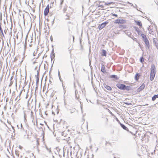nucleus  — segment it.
Here are the masks:
<instances>
[{
    "mask_svg": "<svg viewBox=\"0 0 158 158\" xmlns=\"http://www.w3.org/2000/svg\"><path fill=\"white\" fill-rule=\"evenodd\" d=\"M22 90H21L19 94V95L17 97V98H15V101H16L17 100H18V97L19 96V97H20V95H21V94L22 93Z\"/></svg>",
    "mask_w": 158,
    "mask_h": 158,
    "instance_id": "obj_29",
    "label": "nucleus"
},
{
    "mask_svg": "<svg viewBox=\"0 0 158 158\" xmlns=\"http://www.w3.org/2000/svg\"><path fill=\"white\" fill-rule=\"evenodd\" d=\"M33 113L32 111H31V116H33Z\"/></svg>",
    "mask_w": 158,
    "mask_h": 158,
    "instance_id": "obj_58",
    "label": "nucleus"
},
{
    "mask_svg": "<svg viewBox=\"0 0 158 158\" xmlns=\"http://www.w3.org/2000/svg\"><path fill=\"white\" fill-rule=\"evenodd\" d=\"M1 25V24L0 25V31L1 33H2L3 30L2 29Z\"/></svg>",
    "mask_w": 158,
    "mask_h": 158,
    "instance_id": "obj_39",
    "label": "nucleus"
},
{
    "mask_svg": "<svg viewBox=\"0 0 158 158\" xmlns=\"http://www.w3.org/2000/svg\"><path fill=\"white\" fill-rule=\"evenodd\" d=\"M50 39H51V41H52V40H53V39H52V36H51V38H50Z\"/></svg>",
    "mask_w": 158,
    "mask_h": 158,
    "instance_id": "obj_60",
    "label": "nucleus"
},
{
    "mask_svg": "<svg viewBox=\"0 0 158 158\" xmlns=\"http://www.w3.org/2000/svg\"><path fill=\"white\" fill-rule=\"evenodd\" d=\"M23 113H24V121H26L27 120V119L26 118L27 116H26V114L25 113V111H24Z\"/></svg>",
    "mask_w": 158,
    "mask_h": 158,
    "instance_id": "obj_28",
    "label": "nucleus"
},
{
    "mask_svg": "<svg viewBox=\"0 0 158 158\" xmlns=\"http://www.w3.org/2000/svg\"><path fill=\"white\" fill-rule=\"evenodd\" d=\"M143 41L145 42V44L146 46L148 48H149L150 47L149 45V41L148 39V38H147L143 40Z\"/></svg>",
    "mask_w": 158,
    "mask_h": 158,
    "instance_id": "obj_7",
    "label": "nucleus"
},
{
    "mask_svg": "<svg viewBox=\"0 0 158 158\" xmlns=\"http://www.w3.org/2000/svg\"><path fill=\"white\" fill-rule=\"evenodd\" d=\"M135 22L140 27H142V24L141 22L138 20H135Z\"/></svg>",
    "mask_w": 158,
    "mask_h": 158,
    "instance_id": "obj_14",
    "label": "nucleus"
},
{
    "mask_svg": "<svg viewBox=\"0 0 158 158\" xmlns=\"http://www.w3.org/2000/svg\"><path fill=\"white\" fill-rule=\"evenodd\" d=\"M149 27H150L149 26V27H148V30H149V31H151V32H149V33L150 34H153V31H152V30H151V29H150L149 28Z\"/></svg>",
    "mask_w": 158,
    "mask_h": 158,
    "instance_id": "obj_30",
    "label": "nucleus"
},
{
    "mask_svg": "<svg viewBox=\"0 0 158 158\" xmlns=\"http://www.w3.org/2000/svg\"><path fill=\"white\" fill-rule=\"evenodd\" d=\"M144 61V59L143 57H141L140 58V61L141 63H143Z\"/></svg>",
    "mask_w": 158,
    "mask_h": 158,
    "instance_id": "obj_27",
    "label": "nucleus"
},
{
    "mask_svg": "<svg viewBox=\"0 0 158 158\" xmlns=\"http://www.w3.org/2000/svg\"><path fill=\"white\" fill-rule=\"evenodd\" d=\"M119 123L120 124V125L121 126V127L124 130L128 131L130 132V133H131V134H133L132 133V132L131 131H129L128 130V129L123 124L121 123L120 122H119Z\"/></svg>",
    "mask_w": 158,
    "mask_h": 158,
    "instance_id": "obj_5",
    "label": "nucleus"
},
{
    "mask_svg": "<svg viewBox=\"0 0 158 158\" xmlns=\"http://www.w3.org/2000/svg\"><path fill=\"white\" fill-rule=\"evenodd\" d=\"M110 78H114L115 80H117L119 78V77H118L117 76L115 75H111Z\"/></svg>",
    "mask_w": 158,
    "mask_h": 158,
    "instance_id": "obj_16",
    "label": "nucleus"
},
{
    "mask_svg": "<svg viewBox=\"0 0 158 158\" xmlns=\"http://www.w3.org/2000/svg\"><path fill=\"white\" fill-rule=\"evenodd\" d=\"M39 76H40V73H37V75H35V77H39Z\"/></svg>",
    "mask_w": 158,
    "mask_h": 158,
    "instance_id": "obj_44",
    "label": "nucleus"
},
{
    "mask_svg": "<svg viewBox=\"0 0 158 158\" xmlns=\"http://www.w3.org/2000/svg\"><path fill=\"white\" fill-rule=\"evenodd\" d=\"M114 23H118V24H120V19H117L114 22Z\"/></svg>",
    "mask_w": 158,
    "mask_h": 158,
    "instance_id": "obj_23",
    "label": "nucleus"
},
{
    "mask_svg": "<svg viewBox=\"0 0 158 158\" xmlns=\"http://www.w3.org/2000/svg\"><path fill=\"white\" fill-rule=\"evenodd\" d=\"M13 83V81H12V80L10 81V83L9 85V86L10 87V86H11L12 85Z\"/></svg>",
    "mask_w": 158,
    "mask_h": 158,
    "instance_id": "obj_40",
    "label": "nucleus"
},
{
    "mask_svg": "<svg viewBox=\"0 0 158 158\" xmlns=\"http://www.w3.org/2000/svg\"><path fill=\"white\" fill-rule=\"evenodd\" d=\"M46 8H47V9H49V6L48 4V5L47 6H46Z\"/></svg>",
    "mask_w": 158,
    "mask_h": 158,
    "instance_id": "obj_56",
    "label": "nucleus"
},
{
    "mask_svg": "<svg viewBox=\"0 0 158 158\" xmlns=\"http://www.w3.org/2000/svg\"><path fill=\"white\" fill-rule=\"evenodd\" d=\"M15 153L16 155L18 156H19V152L18 151H15Z\"/></svg>",
    "mask_w": 158,
    "mask_h": 158,
    "instance_id": "obj_33",
    "label": "nucleus"
},
{
    "mask_svg": "<svg viewBox=\"0 0 158 158\" xmlns=\"http://www.w3.org/2000/svg\"><path fill=\"white\" fill-rule=\"evenodd\" d=\"M55 57V53H54V49H53L51 53L50 57L51 59V61H52V60L53 58H54Z\"/></svg>",
    "mask_w": 158,
    "mask_h": 158,
    "instance_id": "obj_9",
    "label": "nucleus"
},
{
    "mask_svg": "<svg viewBox=\"0 0 158 158\" xmlns=\"http://www.w3.org/2000/svg\"><path fill=\"white\" fill-rule=\"evenodd\" d=\"M13 78H14V76H12L10 78V81L12 80L13 79Z\"/></svg>",
    "mask_w": 158,
    "mask_h": 158,
    "instance_id": "obj_55",
    "label": "nucleus"
},
{
    "mask_svg": "<svg viewBox=\"0 0 158 158\" xmlns=\"http://www.w3.org/2000/svg\"><path fill=\"white\" fill-rule=\"evenodd\" d=\"M66 18H65V19H69V16L68 15H66Z\"/></svg>",
    "mask_w": 158,
    "mask_h": 158,
    "instance_id": "obj_49",
    "label": "nucleus"
},
{
    "mask_svg": "<svg viewBox=\"0 0 158 158\" xmlns=\"http://www.w3.org/2000/svg\"><path fill=\"white\" fill-rule=\"evenodd\" d=\"M54 20H55V18H54L53 21L52 22V25H53V24H54Z\"/></svg>",
    "mask_w": 158,
    "mask_h": 158,
    "instance_id": "obj_48",
    "label": "nucleus"
},
{
    "mask_svg": "<svg viewBox=\"0 0 158 158\" xmlns=\"http://www.w3.org/2000/svg\"><path fill=\"white\" fill-rule=\"evenodd\" d=\"M134 88L131 86H126L125 89V90H126L127 91L133 90Z\"/></svg>",
    "mask_w": 158,
    "mask_h": 158,
    "instance_id": "obj_8",
    "label": "nucleus"
},
{
    "mask_svg": "<svg viewBox=\"0 0 158 158\" xmlns=\"http://www.w3.org/2000/svg\"><path fill=\"white\" fill-rule=\"evenodd\" d=\"M69 110L70 113L72 114L75 111V109H70Z\"/></svg>",
    "mask_w": 158,
    "mask_h": 158,
    "instance_id": "obj_31",
    "label": "nucleus"
},
{
    "mask_svg": "<svg viewBox=\"0 0 158 158\" xmlns=\"http://www.w3.org/2000/svg\"><path fill=\"white\" fill-rule=\"evenodd\" d=\"M131 35V34L130 33H127V35L129 37H130Z\"/></svg>",
    "mask_w": 158,
    "mask_h": 158,
    "instance_id": "obj_45",
    "label": "nucleus"
},
{
    "mask_svg": "<svg viewBox=\"0 0 158 158\" xmlns=\"http://www.w3.org/2000/svg\"><path fill=\"white\" fill-rule=\"evenodd\" d=\"M116 86L121 90H125L126 85L123 84L121 83H117L116 85Z\"/></svg>",
    "mask_w": 158,
    "mask_h": 158,
    "instance_id": "obj_2",
    "label": "nucleus"
},
{
    "mask_svg": "<svg viewBox=\"0 0 158 158\" xmlns=\"http://www.w3.org/2000/svg\"><path fill=\"white\" fill-rule=\"evenodd\" d=\"M58 76L59 77V78L60 80V73L59 70V71H58Z\"/></svg>",
    "mask_w": 158,
    "mask_h": 158,
    "instance_id": "obj_47",
    "label": "nucleus"
},
{
    "mask_svg": "<svg viewBox=\"0 0 158 158\" xmlns=\"http://www.w3.org/2000/svg\"><path fill=\"white\" fill-rule=\"evenodd\" d=\"M133 27L135 30L137 31L138 35H139L141 34V31L139 30V29L137 27Z\"/></svg>",
    "mask_w": 158,
    "mask_h": 158,
    "instance_id": "obj_10",
    "label": "nucleus"
},
{
    "mask_svg": "<svg viewBox=\"0 0 158 158\" xmlns=\"http://www.w3.org/2000/svg\"><path fill=\"white\" fill-rule=\"evenodd\" d=\"M13 83V81H12V80L10 81V83L9 85V86L10 87V86H11L12 85Z\"/></svg>",
    "mask_w": 158,
    "mask_h": 158,
    "instance_id": "obj_43",
    "label": "nucleus"
},
{
    "mask_svg": "<svg viewBox=\"0 0 158 158\" xmlns=\"http://www.w3.org/2000/svg\"><path fill=\"white\" fill-rule=\"evenodd\" d=\"M63 0H62L61 2H60V4L61 5L63 3Z\"/></svg>",
    "mask_w": 158,
    "mask_h": 158,
    "instance_id": "obj_61",
    "label": "nucleus"
},
{
    "mask_svg": "<svg viewBox=\"0 0 158 158\" xmlns=\"http://www.w3.org/2000/svg\"><path fill=\"white\" fill-rule=\"evenodd\" d=\"M78 93V92L77 90L75 91V97L76 98L77 100H78L79 98V95L77 94V93Z\"/></svg>",
    "mask_w": 158,
    "mask_h": 158,
    "instance_id": "obj_22",
    "label": "nucleus"
},
{
    "mask_svg": "<svg viewBox=\"0 0 158 158\" xmlns=\"http://www.w3.org/2000/svg\"><path fill=\"white\" fill-rule=\"evenodd\" d=\"M67 6H65L64 7L63 9V11L64 12H65L66 11V10H67Z\"/></svg>",
    "mask_w": 158,
    "mask_h": 158,
    "instance_id": "obj_35",
    "label": "nucleus"
},
{
    "mask_svg": "<svg viewBox=\"0 0 158 158\" xmlns=\"http://www.w3.org/2000/svg\"><path fill=\"white\" fill-rule=\"evenodd\" d=\"M153 44L158 50V40L157 38H153Z\"/></svg>",
    "mask_w": 158,
    "mask_h": 158,
    "instance_id": "obj_4",
    "label": "nucleus"
},
{
    "mask_svg": "<svg viewBox=\"0 0 158 158\" xmlns=\"http://www.w3.org/2000/svg\"><path fill=\"white\" fill-rule=\"evenodd\" d=\"M111 14L112 15V16H115L116 17H117L118 16L117 15L114 14V13H111Z\"/></svg>",
    "mask_w": 158,
    "mask_h": 158,
    "instance_id": "obj_36",
    "label": "nucleus"
},
{
    "mask_svg": "<svg viewBox=\"0 0 158 158\" xmlns=\"http://www.w3.org/2000/svg\"><path fill=\"white\" fill-rule=\"evenodd\" d=\"M141 34L143 40L147 38L146 35H145L142 33Z\"/></svg>",
    "mask_w": 158,
    "mask_h": 158,
    "instance_id": "obj_24",
    "label": "nucleus"
},
{
    "mask_svg": "<svg viewBox=\"0 0 158 158\" xmlns=\"http://www.w3.org/2000/svg\"><path fill=\"white\" fill-rule=\"evenodd\" d=\"M130 37L133 40H134V39H135L134 38V37L132 35H131V36H130Z\"/></svg>",
    "mask_w": 158,
    "mask_h": 158,
    "instance_id": "obj_46",
    "label": "nucleus"
},
{
    "mask_svg": "<svg viewBox=\"0 0 158 158\" xmlns=\"http://www.w3.org/2000/svg\"><path fill=\"white\" fill-rule=\"evenodd\" d=\"M156 67L154 64H152L151 65V72L150 74H153L154 75L156 74Z\"/></svg>",
    "mask_w": 158,
    "mask_h": 158,
    "instance_id": "obj_3",
    "label": "nucleus"
},
{
    "mask_svg": "<svg viewBox=\"0 0 158 158\" xmlns=\"http://www.w3.org/2000/svg\"><path fill=\"white\" fill-rule=\"evenodd\" d=\"M19 148L20 149H21L23 147H22V146H21L19 145Z\"/></svg>",
    "mask_w": 158,
    "mask_h": 158,
    "instance_id": "obj_57",
    "label": "nucleus"
},
{
    "mask_svg": "<svg viewBox=\"0 0 158 158\" xmlns=\"http://www.w3.org/2000/svg\"><path fill=\"white\" fill-rule=\"evenodd\" d=\"M155 76V75H154L153 74H150V80L151 81H153L154 79Z\"/></svg>",
    "mask_w": 158,
    "mask_h": 158,
    "instance_id": "obj_18",
    "label": "nucleus"
},
{
    "mask_svg": "<svg viewBox=\"0 0 158 158\" xmlns=\"http://www.w3.org/2000/svg\"><path fill=\"white\" fill-rule=\"evenodd\" d=\"M120 24H123L126 23V21L123 19H120Z\"/></svg>",
    "mask_w": 158,
    "mask_h": 158,
    "instance_id": "obj_20",
    "label": "nucleus"
},
{
    "mask_svg": "<svg viewBox=\"0 0 158 158\" xmlns=\"http://www.w3.org/2000/svg\"><path fill=\"white\" fill-rule=\"evenodd\" d=\"M13 83V81H12V80L10 81V83L9 85V86L10 87V86H11L12 85Z\"/></svg>",
    "mask_w": 158,
    "mask_h": 158,
    "instance_id": "obj_42",
    "label": "nucleus"
},
{
    "mask_svg": "<svg viewBox=\"0 0 158 158\" xmlns=\"http://www.w3.org/2000/svg\"><path fill=\"white\" fill-rule=\"evenodd\" d=\"M36 145H37V147L38 148V145H39V141H38V139H37L36 140Z\"/></svg>",
    "mask_w": 158,
    "mask_h": 158,
    "instance_id": "obj_37",
    "label": "nucleus"
},
{
    "mask_svg": "<svg viewBox=\"0 0 158 158\" xmlns=\"http://www.w3.org/2000/svg\"><path fill=\"white\" fill-rule=\"evenodd\" d=\"M49 82H50V83L51 84H52V81H51V80H49Z\"/></svg>",
    "mask_w": 158,
    "mask_h": 158,
    "instance_id": "obj_63",
    "label": "nucleus"
},
{
    "mask_svg": "<svg viewBox=\"0 0 158 158\" xmlns=\"http://www.w3.org/2000/svg\"><path fill=\"white\" fill-rule=\"evenodd\" d=\"M156 98H158V94L154 95L152 97V101H154L156 100Z\"/></svg>",
    "mask_w": 158,
    "mask_h": 158,
    "instance_id": "obj_17",
    "label": "nucleus"
},
{
    "mask_svg": "<svg viewBox=\"0 0 158 158\" xmlns=\"http://www.w3.org/2000/svg\"><path fill=\"white\" fill-rule=\"evenodd\" d=\"M148 60L150 62H152L153 60L152 58L150 56H149V57L148 58Z\"/></svg>",
    "mask_w": 158,
    "mask_h": 158,
    "instance_id": "obj_25",
    "label": "nucleus"
},
{
    "mask_svg": "<svg viewBox=\"0 0 158 158\" xmlns=\"http://www.w3.org/2000/svg\"><path fill=\"white\" fill-rule=\"evenodd\" d=\"M26 46H27L26 42V41H25V43L24 44V48L25 50H26Z\"/></svg>",
    "mask_w": 158,
    "mask_h": 158,
    "instance_id": "obj_38",
    "label": "nucleus"
},
{
    "mask_svg": "<svg viewBox=\"0 0 158 158\" xmlns=\"http://www.w3.org/2000/svg\"><path fill=\"white\" fill-rule=\"evenodd\" d=\"M40 66L39 67V69L37 71V72L40 73Z\"/></svg>",
    "mask_w": 158,
    "mask_h": 158,
    "instance_id": "obj_54",
    "label": "nucleus"
},
{
    "mask_svg": "<svg viewBox=\"0 0 158 158\" xmlns=\"http://www.w3.org/2000/svg\"><path fill=\"white\" fill-rule=\"evenodd\" d=\"M39 77H36V84L37 85L38 84L39 82Z\"/></svg>",
    "mask_w": 158,
    "mask_h": 158,
    "instance_id": "obj_32",
    "label": "nucleus"
},
{
    "mask_svg": "<svg viewBox=\"0 0 158 158\" xmlns=\"http://www.w3.org/2000/svg\"><path fill=\"white\" fill-rule=\"evenodd\" d=\"M145 85L144 83H143L140 86H139L137 90V91L138 92H139L142 91L145 87Z\"/></svg>",
    "mask_w": 158,
    "mask_h": 158,
    "instance_id": "obj_6",
    "label": "nucleus"
},
{
    "mask_svg": "<svg viewBox=\"0 0 158 158\" xmlns=\"http://www.w3.org/2000/svg\"><path fill=\"white\" fill-rule=\"evenodd\" d=\"M15 80H16V84H17V77H16V76H15Z\"/></svg>",
    "mask_w": 158,
    "mask_h": 158,
    "instance_id": "obj_53",
    "label": "nucleus"
},
{
    "mask_svg": "<svg viewBox=\"0 0 158 158\" xmlns=\"http://www.w3.org/2000/svg\"><path fill=\"white\" fill-rule=\"evenodd\" d=\"M123 103L126 104L127 105L129 106L131 105V103H128L126 102H123Z\"/></svg>",
    "mask_w": 158,
    "mask_h": 158,
    "instance_id": "obj_34",
    "label": "nucleus"
},
{
    "mask_svg": "<svg viewBox=\"0 0 158 158\" xmlns=\"http://www.w3.org/2000/svg\"><path fill=\"white\" fill-rule=\"evenodd\" d=\"M12 129L14 130V131L13 132H14L15 131V130L14 129V127L13 126H12Z\"/></svg>",
    "mask_w": 158,
    "mask_h": 158,
    "instance_id": "obj_62",
    "label": "nucleus"
},
{
    "mask_svg": "<svg viewBox=\"0 0 158 158\" xmlns=\"http://www.w3.org/2000/svg\"><path fill=\"white\" fill-rule=\"evenodd\" d=\"M10 21H11V26H12V19L11 18V16H10Z\"/></svg>",
    "mask_w": 158,
    "mask_h": 158,
    "instance_id": "obj_52",
    "label": "nucleus"
},
{
    "mask_svg": "<svg viewBox=\"0 0 158 158\" xmlns=\"http://www.w3.org/2000/svg\"><path fill=\"white\" fill-rule=\"evenodd\" d=\"M127 3L128 4H129L131 5L132 6H133V4H132V3H130V2H127Z\"/></svg>",
    "mask_w": 158,
    "mask_h": 158,
    "instance_id": "obj_50",
    "label": "nucleus"
},
{
    "mask_svg": "<svg viewBox=\"0 0 158 158\" xmlns=\"http://www.w3.org/2000/svg\"><path fill=\"white\" fill-rule=\"evenodd\" d=\"M101 65V71L104 73H106V71L104 65L103 64H102Z\"/></svg>",
    "mask_w": 158,
    "mask_h": 158,
    "instance_id": "obj_11",
    "label": "nucleus"
},
{
    "mask_svg": "<svg viewBox=\"0 0 158 158\" xmlns=\"http://www.w3.org/2000/svg\"><path fill=\"white\" fill-rule=\"evenodd\" d=\"M114 3L113 2H107L105 3V5H108L110 4H114Z\"/></svg>",
    "mask_w": 158,
    "mask_h": 158,
    "instance_id": "obj_26",
    "label": "nucleus"
},
{
    "mask_svg": "<svg viewBox=\"0 0 158 158\" xmlns=\"http://www.w3.org/2000/svg\"><path fill=\"white\" fill-rule=\"evenodd\" d=\"M126 25H120L119 26V28L122 29H125L126 28Z\"/></svg>",
    "mask_w": 158,
    "mask_h": 158,
    "instance_id": "obj_21",
    "label": "nucleus"
},
{
    "mask_svg": "<svg viewBox=\"0 0 158 158\" xmlns=\"http://www.w3.org/2000/svg\"><path fill=\"white\" fill-rule=\"evenodd\" d=\"M109 22L108 20H107V21L102 23L98 26V28L99 30H101L104 28Z\"/></svg>",
    "mask_w": 158,
    "mask_h": 158,
    "instance_id": "obj_1",
    "label": "nucleus"
},
{
    "mask_svg": "<svg viewBox=\"0 0 158 158\" xmlns=\"http://www.w3.org/2000/svg\"><path fill=\"white\" fill-rule=\"evenodd\" d=\"M21 128H23V127L21 123Z\"/></svg>",
    "mask_w": 158,
    "mask_h": 158,
    "instance_id": "obj_64",
    "label": "nucleus"
},
{
    "mask_svg": "<svg viewBox=\"0 0 158 158\" xmlns=\"http://www.w3.org/2000/svg\"><path fill=\"white\" fill-rule=\"evenodd\" d=\"M2 33V36L4 37H5V36H4V34H3V31H2V33Z\"/></svg>",
    "mask_w": 158,
    "mask_h": 158,
    "instance_id": "obj_59",
    "label": "nucleus"
},
{
    "mask_svg": "<svg viewBox=\"0 0 158 158\" xmlns=\"http://www.w3.org/2000/svg\"><path fill=\"white\" fill-rule=\"evenodd\" d=\"M140 76V75L138 73H136L135 76V80L137 81L139 79V77Z\"/></svg>",
    "mask_w": 158,
    "mask_h": 158,
    "instance_id": "obj_15",
    "label": "nucleus"
},
{
    "mask_svg": "<svg viewBox=\"0 0 158 158\" xmlns=\"http://www.w3.org/2000/svg\"><path fill=\"white\" fill-rule=\"evenodd\" d=\"M49 11V9L45 8L44 11V15L45 16H47Z\"/></svg>",
    "mask_w": 158,
    "mask_h": 158,
    "instance_id": "obj_13",
    "label": "nucleus"
},
{
    "mask_svg": "<svg viewBox=\"0 0 158 158\" xmlns=\"http://www.w3.org/2000/svg\"><path fill=\"white\" fill-rule=\"evenodd\" d=\"M103 86L104 87L108 90H111L112 88L110 86L107 85L106 84H104Z\"/></svg>",
    "mask_w": 158,
    "mask_h": 158,
    "instance_id": "obj_12",
    "label": "nucleus"
},
{
    "mask_svg": "<svg viewBox=\"0 0 158 158\" xmlns=\"http://www.w3.org/2000/svg\"><path fill=\"white\" fill-rule=\"evenodd\" d=\"M133 6V7H134V8H137V6L136 5H135V6H134L133 5V6Z\"/></svg>",
    "mask_w": 158,
    "mask_h": 158,
    "instance_id": "obj_51",
    "label": "nucleus"
},
{
    "mask_svg": "<svg viewBox=\"0 0 158 158\" xmlns=\"http://www.w3.org/2000/svg\"><path fill=\"white\" fill-rule=\"evenodd\" d=\"M106 51L105 50H102L101 55L102 56H106Z\"/></svg>",
    "mask_w": 158,
    "mask_h": 158,
    "instance_id": "obj_19",
    "label": "nucleus"
},
{
    "mask_svg": "<svg viewBox=\"0 0 158 158\" xmlns=\"http://www.w3.org/2000/svg\"><path fill=\"white\" fill-rule=\"evenodd\" d=\"M13 83V81H12V80L10 81V83L9 85V86L10 87V86H11L12 85Z\"/></svg>",
    "mask_w": 158,
    "mask_h": 158,
    "instance_id": "obj_41",
    "label": "nucleus"
}]
</instances>
